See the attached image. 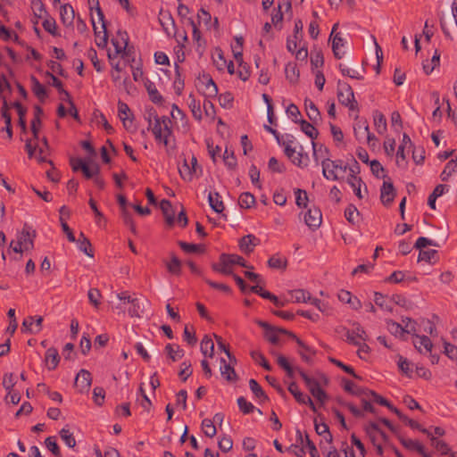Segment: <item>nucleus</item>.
Instances as JSON below:
<instances>
[{"label":"nucleus","instance_id":"nucleus-33","mask_svg":"<svg viewBox=\"0 0 457 457\" xmlns=\"http://www.w3.org/2000/svg\"><path fill=\"white\" fill-rule=\"evenodd\" d=\"M289 295H291V301L295 303H309L312 300L310 293L303 289L292 290Z\"/></svg>","mask_w":457,"mask_h":457},{"label":"nucleus","instance_id":"nucleus-16","mask_svg":"<svg viewBox=\"0 0 457 457\" xmlns=\"http://www.w3.org/2000/svg\"><path fill=\"white\" fill-rule=\"evenodd\" d=\"M160 208L165 217L166 223L172 226L175 221V212L173 211L171 203L167 199H162L160 203Z\"/></svg>","mask_w":457,"mask_h":457},{"label":"nucleus","instance_id":"nucleus-55","mask_svg":"<svg viewBox=\"0 0 457 457\" xmlns=\"http://www.w3.org/2000/svg\"><path fill=\"white\" fill-rule=\"evenodd\" d=\"M62 440L66 444L67 446L73 448L76 445V440L73 434L69 429L63 428L59 432Z\"/></svg>","mask_w":457,"mask_h":457},{"label":"nucleus","instance_id":"nucleus-29","mask_svg":"<svg viewBox=\"0 0 457 457\" xmlns=\"http://www.w3.org/2000/svg\"><path fill=\"white\" fill-rule=\"evenodd\" d=\"M343 387L345 391H346L347 393L357 396L366 395L368 389L356 386L353 381L346 378H343Z\"/></svg>","mask_w":457,"mask_h":457},{"label":"nucleus","instance_id":"nucleus-19","mask_svg":"<svg viewBox=\"0 0 457 457\" xmlns=\"http://www.w3.org/2000/svg\"><path fill=\"white\" fill-rule=\"evenodd\" d=\"M12 105L17 111L18 116H19L18 124L21 127V132L23 134H26L28 131L27 121H26L27 109L18 101L12 103Z\"/></svg>","mask_w":457,"mask_h":457},{"label":"nucleus","instance_id":"nucleus-46","mask_svg":"<svg viewBox=\"0 0 457 457\" xmlns=\"http://www.w3.org/2000/svg\"><path fill=\"white\" fill-rule=\"evenodd\" d=\"M250 355H251L252 359L256 363L261 365L264 370H266L268 371H270L272 370L271 365L268 362L265 356L261 352L254 350L250 353Z\"/></svg>","mask_w":457,"mask_h":457},{"label":"nucleus","instance_id":"nucleus-36","mask_svg":"<svg viewBox=\"0 0 457 457\" xmlns=\"http://www.w3.org/2000/svg\"><path fill=\"white\" fill-rule=\"evenodd\" d=\"M249 387L253 394L261 400V402H265L269 400L268 395L263 391L262 386L259 385V383L254 379L251 378L249 380Z\"/></svg>","mask_w":457,"mask_h":457},{"label":"nucleus","instance_id":"nucleus-4","mask_svg":"<svg viewBox=\"0 0 457 457\" xmlns=\"http://www.w3.org/2000/svg\"><path fill=\"white\" fill-rule=\"evenodd\" d=\"M288 391L293 395L297 403L301 404H307L313 412H317V408L311 397L301 392L295 382H291L288 385Z\"/></svg>","mask_w":457,"mask_h":457},{"label":"nucleus","instance_id":"nucleus-9","mask_svg":"<svg viewBox=\"0 0 457 457\" xmlns=\"http://www.w3.org/2000/svg\"><path fill=\"white\" fill-rule=\"evenodd\" d=\"M395 196V190L391 181H384L380 189V200L386 206L390 205Z\"/></svg>","mask_w":457,"mask_h":457},{"label":"nucleus","instance_id":"nucleus-10","mask_svg":"<svg viewBox=\"0 0 457 457\" xmlns=\"http://www.w3.org/2000/svg\"><path fill=\"white\" fill-rule=\"evenodd\" d=\"M260 242V239L254 235L248 234L239 240L238 245L243 253L249 254L253 252L254 247L258 245Z\"/></svg>","mask_w":457,"mask_h":457},{"label":"nucleus","instance_id":"nucleus-5","mask_svg":"<svg viewBox=\"0 0 457 457\" xmlns=\"http://www.w3.org/2000/svg\"><path fill=\"white\" fill-rule=\"evenodd\" d=\"M337 27H338V23L334 24V26L332 27V30L330 33V38L333 37L332 51H333L334 56L337 59H342L345 55V52H342L340 48L345 46V39L342 37L341 33H339V32L335 33Z\"/></svg>","mask_w":457,"mask_h":457},{"label":"nucleus","instance_id":"nucleus-22","mask_svg":"<svg viewBox=\"0 0 457 457\" xmlns=\"http://www.w3.org/2000/svg\"><path fill=\"white\" fill-rule=\"evenodd\" d=\"M30 80L32 82V91H33V93L38 98V100L40 102L44 103L45 100L48 96L46 87L33 75L30 77Z\"/></svg>","mask_w":457,"mask_h":457},{"label":"nucleus","instance_id":"nucleus-41","mask_svg":"<svg viewBox=\"0 0 457 457\" xmlns=\"http://www.w3.org/2000/svg\"><path fill=\"white\" fill-rule=\"evenodd\" d=\"M165 352L167 353L169 358L172 361H176L178 360H180L184 354H185V352L183 349H181L179 347V345H176V348H174V346L170 344H168L166 346H165Z\"/></svg>","mask_w":457,"mask_h":457},{"label":"nucleus","instance_id":"nucleus-8","mask_svg":"<svg viewBox=\"0 0 457 457\" xmlns=\"http://www.w3.org/2000/svg\"><path fill=\"white\" fill-rule=\"evenodd\" d=\"M36 231L31 229V228L25 224L20 233L17 235V241L22 246L26 245H30V249L34 248V239L36 237Z\"/></svg>","mask_w":457,"mask_h":457},{"label":"nucleus","instance_id":"nucleus-59","mask_svg":"<svg viewBox=\"0 0 457 457\" xmlns=\"http://www.w3.org/2000/svg\"><path fill=\"white\" fill-rule=\"evenodd\" d=\"M430 438V441H431V445L438 451L440 452L442 454H447L450 451V448L448 446V445L442 441V440H437L435 436H433L431 434H430V436H428Z\"/></svg>","mask_w":457,"mask_h":457},{"label":"nucleus","instance_id":"nucleus-63","mask_svg":"<svg viewBox=\"0 0 457 457\" xmlns=\"http://www.w3.org/2000/svg\"><path fill=\"white\" fill-rule=\"evenodd\" d=\"M179 172L180 177L184 180H187V181L192 180L193 174H195V172L192 170L190 166L187 164V160H184L183 165L179 168Z\"/></svg>","mask_w":457,"mask_h":457},{"label":"nucleus","instance_id":"nucleus-62","mask_svg":"<svg viewBox=\"0 0 457 457\" xmlns=\"http://www.w3.org/2000/svg\"><path fill=\"white\" fill-rule=\"evenodd\" d=\"M311 64L312 69L322 67L324 64V57L321 50L312 53Z\"/></svg>","mask_w":457,"mask_h":457},{"label":"nucleus","instance_id":"nucleus-54","mask_svg":"<svg viewBox=\"0 0 457 457\" xmlns=\"http://www.w3.org/2000/svg\"><path fill=\"white\" fill-rule=\"evenodd\" d=\"M223 161H224L225 165L229 170H235L237 165V158L234 154V152L233 151L228 152V148H226V150L224 152Z\"/></svg>","mask_w":457,"mask_h":457},{"label":"nucleus","instance_id":"nucleus-13","mask_svg":"<svg viewBox=\"0 0 457 457\" xmlns=\"http://www.w3.org/2000/svg\"><path fill=\"white\" fill-rule=\"evenodd\" d=\"M59 213H60L59 220H60L62 231L66 234L68 240L70 242L74 243L76 241L75 236H74L71 228L69 227V225L65 221V217L66 218L70 217V210L67 208V206L62 205L59 210Z\"/></svg>","mask_w":457,"mask_h":457},{"label":"nucleus","instance_id":"nucleus-23","mask_svg":"<svg viewBox=\"0 0 457 457\" xmlns=\"http://www.w3.org/2000/svg\"><path fill=\"white\" fill-rule=\"evenodd\" d=\"M79 249L89 257H94V251L89 239L80 232L79 237L75 241Z\"/></svg>","mask_w":457,"mask_h":457},{"label":"nucleus","instance_id":"nucleus-58","mask_svg":"<svg viewBox=\"0 0 457 457\" xmlns=\"http://www.w3.org/2000/svg\"><path fill=\"white\" fill-rule=\"evenodd\" d=\"M82 173L84 177L87 179H93L99 175L100 173V167L98 164L95 163L92 168L88 167V165L86 163L84 167H82Z\"/></svg>","mask_w":457,"mask_h":457},{"label":"nucleus","instance_id":"nucleus-14","mask_svg":"<svg viewBox=\"0 0 457 457\" xmlns=\"http://www.w3.org/2000/svg\"><path fill=\"white\" fill-rule=\"evenodd\" d=\"M220 261L221 264H224L228 268L231 265L237 264L241 267L253 269V266H248L245 260L237 254L221 253L220 255Z\"/></svg>","mask_w":457,"mask_h":457},{"label":"nucleus","instance_id":"nucleus-52","mask_svg":"<svg viewBox=\"0 0 457 457\" xmlns=\"http://www.w3.org/2000/svg\"><path fill=\"white\" fill-rule=\"evenodd\" d=\"M45 444L46 448L52 452V453L56 457H62L61 451L59 445L56 443L55 436H48L45 440Z\"/></svg>","mask_w":457,"mask_h":457},{"label":"nucleus","instance_id":"nucleus-26","mask_svg":"<svg viewBox=\"0 0 457 457\" xmlns=\"http://www.w3.org/2000/svg\"><path fill=\"white\" fill-rule=\"evenodd\" d=\"M202 82L205 85L208 97H215L218 95V87L209 74H203Z\"/></svg>","mask_w":457,"mask_h":457},{"label":"nucleus","instance_id":"nucleus-20","mask_svg":"<svg viewBox=\"0 0 457 457\" xmlns=\"http://www.w3.org/2000/svg\"><path fill=\"white\" fill-rule=\"evenodd\" d=\"M119 36L120 37V39L122 42H125V48L124 51L121 52L122 58L127 59V62H133L135 61L134 56V48L132 46H129V37L128 33L126 31H119Z\"/></svg>","mask_w":457,"mask_h":457},{"label":"nucleus","instance_id":"nucleus-15","mask_svg":"<svg viewBox=\"0 0 457 457\" xmlns=\"http://www.w3.org/2000/svg\"><path fill=\"white\" fill-rule=\"evenodd\" d=\"M44 111L39 105L34 106V118L31 120V132L35 139H38V133L41 127V116Z\"/></svg>","mask_w":457,"mask_h":457},{"label":"nucleus","instance_id":"nucleus-60","mask_svg":"<svg viewBox=\"0 0 457 457\" xmlns=\"http://www.w3.org/2000/svg\"><path fill=\"white\" fill-rule=\"evenodd\" d=\"M295 204L298 207H307L308 203V195L305 190L303 189H296L295 191Z\"/></svg>","mask_w":457,"mask_h":457},{"label":"nucleus","instance_id":"nucleus-45","mask_svg":"<svg viewBox=\"0 0 457 457\" xmlns=\"http://www.w3.org/2000/svg\"><path fill=\"white\" fill-rule=\"evenodd\" d=\"M175 75H176V78H175V81L173 84L174 90L177 95L180 96L184 89L185 82H184V79H182V77H181L180 67L177 62L175 63Z\"/></svg>","mask_w":457,"mask_h":457},{"label":"nucleus","instance_id":"nucleus-27","mask_svg":"<svg viewBox=\"0 0 457 457\" xmlns=\"http://www.w3.org/2000/svg\"><path fill=\"white\" fill-rule=\"evenodd\" d=\"M220 361L223 364L220 367V373H221V375L228 382H235V381H237V375L234 368L231 366V364L230 363H227L225 359H223V358H221Z\"/></svg>","mask_w":457,"mask_h":457},{"label":"nucleus","instance_id":"nucleus-11","mask_svg":"<svg viewBox=\"0 0 457 457\" xmlns=\"http://www.w3.org/2000/svg\"><path fill=\"white\" fill-rule=\"evenodd\" d=\"M92 383L91 373L87 370H80L75 378V386L80 392L87 391Z\"/></svg>","mask_w":457,"mask_h":457},{"label":"nucleus","instance_id":"nucleus-39","mask_svg":"<svg viewBox=\"0 0 457 457\" xmlns=\"http://www.w3.org/2000/svg\"><path fill=\"white\" fill-rule=\"evenodd\" d=\"M321 166H322V175L327 179H332V180H337L338 177L337 173L335 172L336 169L329 170L331 164H330V159L328 157H326L321 161Z\"/></svg>","mask_w":457,"mask_h":457},{"label":"nucleus","instance_id":"nucleus-21","mask_svg":"<svg viewBox=\"0 0 457 457\" xmlns=\"http://www.w3.org/2000/svg\"><path fill=\"white\" fill-rule=\"evenodd\" d=\"M208 202L210 207L217 213H221L225 209L221 196L218 192H210L208 195Z\"/></svg>","mask_w":457,"mask_h":457},{"label":"nucleus","instance_id":"nucleus-50","mask_svg":"<svg viewBox=\"0 0 457 457\" xmlns=\"http://www.w3.org/2000/svg\"><path fill=\"white\" fill-rule=\"evenodd\" d=\"M365 396L368 397L370 400L382 406H386L387 408H389L392 404L389 401H387L386 398H384L383 396H381L373 390L368 389Z\"/></svg>","mask_w":457,"mask_h":457},{"label":"nucleus","instance_id":"nucleus-49","mask_svg":"<svg viewBox=\"0 0 457 457\" xmlns=\"http://www.w3.org/2000/svg\"><path fill=\"white\" fill-rule=\"evenodd\" d=\"M287 265L286 258L280 257L278 254L271 256L268 260V266L271 269H283L285 270Z\"/></svg>","mask_w":457,"mask_h":457},{"label":"nucleus","instance_id":"nucleus-56","mask_svg":"<svg viewBox=\"0 0 457 457\" xmlns=\"http://www.w3.org/2000/svg\"><path fill=\"white\" fill-rule=\"evenodd\" d=\"M128 303L131 304V307L129 309V314L131 317H140L141 316V306L139 303V299L137 298H128Z\"/></svg>","mask_w":457,"mask_h":457},{"label":"nucleus","instance_id":"nucleus-18","mask_svg":"<svg viewBox=\"0 0 457 457\" xmlns=\"http://www.w3.org/2000/svg\"><path fill=\"white\" fill-rule=\"evenodd\" d=\"M145 87L149 95L150 100L155 104H162L163 102V97L157 90L154 83L152 82L150 79H146L145 82Z\"/></svg>","mask_w":457,"mask_h":457},{"label":"nucleus","instance_id":"nucleus-42","mask_svg":"<svg viewBox=\"0 0 457 457\" xmlns=\"http://www.w3.org/2000/svg\"><path fill=\"white\" fill-rule=\"evenodd\" d=\"M418 338V341L414 342L415 348L420 352L422 353V347L427 352H431V349L433 347V344L431 340L427 336H416Z\"/></svg>","mask_w":457,"mask_h":457},{"label":"nucleus","instance_id":"nucleus-61","mask_svg":"<svg viewBox=\"0 0 457 457\" xmlns=\"http://www.w3.org/2000/svg\"><path fill=\"white\" fill-rule=\"evenodd\" d=\"M437 256L436 250H420L418 257V262L425 261L428 263L432 262V260Z\"/></svg>","mask_w":457,"mask_h":457},{"label":"nucleus","instance_id":"nucleus-1","mask_svg":"<svg viewBox=\"0 0 457 457\" xmlns=\"http://www.w3.org/2000/svg\"><path fill=\"white\" fill-rule=\"evenodd\" d=\"M337 99L341 104L348 107L350 111H359L354 93L348 83L340 80L337 82Z\"/></svg>","mask_w":457,"mask_h":457},{"label":"nucleus","instance_id":"nucleus-25","mask_svg":"<svg viewBox=\"0 0 457 457\" xmlns=\"http://www.w3.org/2000/svg\"><path fill=\"white\" fill-rule=\"evenodd\" d=\"M201 353L205 357L212 358L214 355V343L210 336L205 335L200 344Z\"/></svg>","mask_w":457,"mask_h":457},{"label":"nucleus","instance_id":"nucleus-7","mask_svg":"<svg viewBox=\"0 0 457 457\" xmlns=\"http://www.w3.org/2000/svg\"><path fill=\"white\" fill-rule=\"evenodd\" d=\"M255 323L264 329V337L272 345H278L279 338L277 332V327L271 326L266 321L256 320Z\"/></svg>","mask_w":457,"mask_h":457},{"label":"nucleus","instance_id":"nucleus-38","mask_svg":"<svg viewBox=\"0 0 457 457\" xmlns=\"http://www.w3.org/2000/svg\"><path fill=\"white\" fill-rule=\"evenodd\" d=\"M59 361L60 356L58 351L54 347L47 349V351L46 352V361L51 362V365L48 366V370H54L57 367Z\"/></svg>","mask_w":457,"mask_h":457},{"label":"nucleus","instance_id":"nucleus-57","mask_svg":"<svg viewBox=\"0 0 457 457\" xmlns=\"http://www.w3.org/2000/svg\"><path fill=\"white\" fill-rule=\"evenodd\" d=\"M237 405L239 410L244 414H249L253 412L256 408L253 405L252 403L248 402L244 396H240L237 398Z\"/></svg>","mask_w":457,"mask_h":457},{"label":"nucleus","instance_id":"nucleus-40","mask_svg":"<svg viewBox=\"0 0 457 457\" xmlns=\"http://www.w3.org/2000/svg\"><path fill=\"white\" fill-rule=\"evenodd\" d=\"M286 78L290 83H296L299 79V71L295 63L289 62L285 68Z\"/></svg>","mask_w":457,"mask_h":457},{"label":"nucleus","instance_id":"nucleus-47","mask_svg":"<svg viewBox=\"0 0 457 457\" xmlns=\"http://www.w3.org/2000/svg\"><path fill=\"white\" fill-rule=\"evenodd\" d=\"M238 204L241 208L249 209L255 204V197L249 192H244L240 195Z\"/></svg>","mask_w":457,"mask_h":457},{"label":"nucleus","instance_id":"nucleus-43","mask_svg":"<svg viewBox=\"0 0 457 457\" xmlns=\"http://www.w3.org/2000/svg\"><path fill=\"white\" fill-rule=\"evenodd\" d=\"M440 62V54L437 50L435 51L434 55L432 56V59L430 62L427 60L423 62V71L426 74H430L436 66L439 65Z\"/></svg>","mask_w":457,"mask_h":457},{"label":"nucleus","instance_id":"nucleus-32","mask_svg":"<svg viewBox=\"0 0 457 457\" xmlns=\"http://www.w3.org/2000/svg\"><path fill=\"white\" fill-rule=\"evenodd\" d=\"M188 107L191 110V112L195 119L201 120H202V110L200 101H197L193 94H190L187 101Z\"/></svg>","mask_w":457,"mask_h":457},{"label":"nucleus","instance_id":"nucleus-30","mask_svg":"<svg viewBox=\"0 0 457 457\" xmlns=\"http://www.w3.org/2000/svg\"><path fill=\"white\" fill-rule=\"evenodd\" d=\"M347 183L353 188L355 195L359 199H362L363 195L361 194V185L363 184V181L361 180V179L354 174H349V176L347 178Z\"/></svg>","mask_w":457,"mask_h":457},{"label":"nucleus","instance_id":"nucleus-2","mask_svg":"<svg viewBox=\"0 0 457 457\" xmlns=\"http://www.w3.org/2000/svg\"><path fill=\"white\" fill-rule=\"evenodd\" d=\"M298 373L305 383L310 393L315 397L321 404H324L328 399L327 393L321 388L320 382L316 378L308 376L303 370L298 369Z\"/></svg>","mask_w":457,"mask_h":457},{"label":"nucleus","instance_id":"nucleus-35","mask_svg":"<svg viewBox=\"0 0 457 457\" xmlns=\"http://www.w3.org/2000/svg\"><path fill=\"white\" fill-rule=\"evenodd\" d=\"M457 170V158L450 160L445 169L440 174V179L442 181H448L449 178Z\"/></svg>","mask_w":457,"mask_h":457},{"label":"nucleus","instance_id":"nucleus-24","mask_svg":"<svg viewBox=\"0 0 457 457\" xmlns=\"http://www.w3.org/2000/svg\"><path fill=\"white\" fill-rule=\"evenodd\" d=\"M295 123H298L301 127V130L312 140L317 138L319 136V131L314 128V126L305 120H293Z\"/></svg>","mask_w":457,"mask_h":457},{"label":"nucleus","instance_id":"nucleus-64","mask_svg":"<svg viewBox=\"0 0 457 457\" xmlns=\"http://www.w3.org/2000/svg\"><path fill=\"white\" fill-rule=\"evenodd\" d=\"M121 217L124 223L129 228L133 234H137L136 225L134 223L132 214L127 210H121Z\"/></svg>","mask_w":457,"mask_h":457},{"label":"nucleus","instance_id":"nucleus-3","mask_svg":"<svg viewBox=\"0 0 457 457\" xmlns=\"http://www.w3.org/2000/svg\"><path fill=\"white\" fill-rule=\"evenodd\" d=\"M303 214L304 223L312 230L317 229L322 221L321 211L316 207H310L305 212H301L300 215Z\"/></svg>","mask_w":457,"mask_h":457},{"label":"nucleus","instance_id":"nucleus-28","mask_svg":"<svg viewBox=\"0 0 457 457\" xmlns=\"http://www.w3.org/2000/svg\"><path fill=\"white\" fill-rule=\"evenodd\" d=\"M397 438L407 450L416 451L419 453H423L424 446L419 441L404 438L400 434L397 435Z\"/></svg>","mask_w":457,"mask_h":457},{"label":"nucleus","instance_id":"nucleus-37","mask_svg":"<svg viewBox=\"0 0 457 457\" xmlns=\"http://www.w3.org/2000/svg\"><path fill=\"white\" fill-rule=\"evenodd\" d=\"M374 126L378 134H383L386 130V117L378 111L373 113Z\"/></svg>","mask_w":457,"mask_h":457},{"label":"nucleus","instance_id":"nucleus-17","mask_svg":"<svg viewBox=\"0 0 457 457\" xmlns=\"http://www.w3.org/2000/svg\"><path fill=\"white\" fill-rule=\"evenodd\" d=\"M61 21L64 26H71L73 23L75 14L72 6L69 4L61 6Z\"/></svg>","mask_w":457,"mask_h":457},{"label":"nucleus","instance_id":"nucleus-51","mask_svg":"<svg viewBox=\"0 0 457 457\" xmlns=\"http://www.w3.org/2000/svg\"><path fill=\"white\" fill-rule=\"evenodd\" d=\"M202 428L204 435L208 437H213L216 433L217 429L214 426V422L210 419H204L202 421Z\"/></svg>","mask_w":457,"mask_h":457},{"label":"nucleus","instance_id":"nucleus-31","mask_svg":"<svg viewBox=\"0 0 457 457\" xmlns=\"http://www.w3.org/2000/svg\"><path fill=\"white\" fill-rule=\"evenodd\" d=\"M304 105L307 116L312 121L316 122L320 119V112L316 104L312 100L305 99Z\"/></svg>","mask_w":457,"mask_h":457},{"label":"nucleus","instance_id":"nucleus-12","mask_svg":"<svg viewBox=\"0 0 457 457\" xmlns=\"http://www.w3.org/2000/svg\"><path fill=\"white\" fill-rule=\"evenodd\" d=\"M118 114L124 128L129 130L132 125L133 115L129 105L121 101L118 102Z\"/></svg>","mask_w":457,"mask_h":457},{"label":"nucleus","instance_id":"nucleus-44","mask_svg":"<svg viewBox=\"0 0 457 457\" xmlns=\"http://www.w3.org/2000/svg\"><path fill=\"white\" fill-rule=\"evenodd\" d=\"M178 244L179 247L187 253H204L205 251L204 245L190 244L184 241H179Z\"/></svg>","mask_w":457,"mask_h":457},{"label":"nucleus","instance_id":"nucleus-53","mask_svg":"<svg viewBox=\"0 0 457 457\" xmlns=\"http://www.w3.org/2000/svg\"><path fill=\"white\" fill-rule=\"evenodd\" d=\"M312 148H313L312 156L316 162H319L320 157L328 156V154H329V150L328 147L324 146L323 145H320L318 146V145L314 141H312Z\"/></svg>","mask_w":457,"mask_h":457},{"label":"nucleus","instance_id":"nucleus-48","mask_svg":"<svg viewBox=\"0 0 457 457\" xmlns=\"http://www.w3.org/2000/svg\"><path fill=\"white\" fill-rule=\"evenodd\" d=\"M328 361L335 364L336 366H337L338 368L342 369L345 372H346L347 374L353 376L354 378L356 379H360L361 380V377H360L359 375H357L353 370V367L349 366V365H346L345 363H343L341 361H338L333 357H328Z\"/></svg>","mask_w":457,"mask_h":457},{"label":"nucleus","instance_id":"nucleus-6","mask_svg":"<svg viewBox=\"0 0 457 457\" xmlns=\"http://www.w3.org/2000/svg\"><path fill=\"white\" fill-rule=\"evenodd\" d=\"M285 8L286 12L291 11L292 4L290 0H278V9L275 13L271 14V23L278 29H281L282 28V21H283V12L282 8Z\"/></svg>","mask_w":457,"mask_h":457},{"label":"nucleus","instance_id":"nucleus-34","mask_svg":"<svg viewBox=\"0 0 457 457\" xmlns=\"http://www.w3.org/2000/svg\"><path fill=\"white\" fill-rule=\"evenodd\" d=\"M166 268L170 274L179 276L181 272L182 262L175 255L171 254V259L170 262H165Z\"/></svg>","mask_w":457,"mask_h":457}]
</instances>
